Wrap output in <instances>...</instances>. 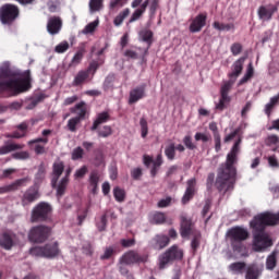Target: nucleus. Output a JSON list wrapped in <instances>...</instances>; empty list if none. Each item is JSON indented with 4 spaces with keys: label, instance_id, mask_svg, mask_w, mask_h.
<instances>
[{
    "label": "nucleus",
    "instance_id": "nucleus-1",
    "mask_svg": "<svg viewBox=\"0 0 279 279\" xmlns=\"http://www.w3.org/2000/svg\"><path fill=\"white\" fill-rule=\"evenodd\" d=\"M241 137L234 142L231 150L227 155L226 161L218 168L216 181L215 172H210L207 175V191H213V186L217 189L218 193H223V195L230 191H234V185L236 184V163L239 162V154H241Z\"/></svg>",
    "mask_w": 279,
    "mask_h": 279
},
{
    "label": "nucleus",
    "instance_id": "nucleus-2",
    "mask_svg": "<svg viewBox=\"0 0 279 279\" xmlns=\"http://www.w3.org/2000/svg\"><path fill=\"white\" fill-rule=\"evenodd\" d=\"M32 88V74L29 70L23 73L10 69L8 65L0 66V95L1 97H16L27 93Z\"/></svg>",
    "mask_w": 279,
    "mask_h": 279
},
{
    "label": "nucleus",
    "instance_id": "nucleus-3",
    "mask_svg": "<svg viewBox=\"0 0 279 279\" xmlns=\"http://www.w3.org/2000/svg\"><path fill=\"white\" fill-rule=\"evenodd\" d=\"M250 226L253 230L254 252H263L267 250V247H271V245H274L271 238H269V234L265 231L268 225L260 219L259 215L253 218Z\"/></svg>",
    "mask_w": 279,
    "mask_h": 279
},
{
    "label": "nucleus",
    "instance_id": "nucleus-4",
    "mask_svg": "<svg viewBox=\"0 0 279 279\" xmlns=\"http://www.w3.org/2000/svg\"><path fill=\"white\" fill-rule=\"evenodd\" d=\"M227 236L230 241L231 250L234 254H240L242 258H247V246L244 241L250 239V232L243 227H233L228 230Z\"/></svg>",
    "mask_w": 279,
    "mask_h": 279
},
{
    "label": "nucleus",
    "instance_id": "nucleus-5",
    "mask_svg": "<svg viewBox=\"0 0 279 279\" xmlns=\"http://www.w3.org/2000/svg\"><path fill=\"white\" fill-rule=\"evenodd\" d=\"M182 258H184V252L174 244L158 256V268L167 269L169 265H173L175 260H182Z\"/></svg>",
    "mask_w": 279,
    "mask_h": 279
},
{
    "label": "nucleus",
    "instance_id": "nucleus-6",
    "mask_svg": "<svg viewBox=\"0 0 279 279\" xmlns=\"http://www.w3.org/2000/svg\"><path fill=\"white\" fill-rule=\"evenodd\" d=\"M52 213L53 208L49 203L40 202L32 209L31 223H45L50 221Z\"/></svg>",
    "mask_w": 279,
    "mask_h": 279
},
{
    "label": "nucleus",
    "instance_id": "nucleus-7",
    "mask_svg": "<svg viewBox=\"0 0 279 279\" xmlns=\"http://www.w3.org/2000/svg\"><path fill=\"white\" fill-rule=\"evenodd\" d=\"M29 254L37 258H57V256H60V244L52 242L44 246H34L29 250Z\"/></svg>",
    "mask_w": 279,
    "mask_h": 279
},
{
    "label": "nucleus",
    "instance_id": "nucleus-8",
    "mask_svg": "<svg viewBox=\"0 0 279 279\" xmlns=\"http://www.w3.org/2000/svg\"><path fill=\"white\" fill-rule=\"evenodd\" d=\"M20 14L21 10L16 4L5 3L0 8V21L2 25H13Z\"/></svg>",
    "mask_w": 279,
    "mask_h": 279
},
{
    "label": "nucleus",
    "instance_id": "nucleus-9",
    "mask_svg": "<svg viewBox=\"0 0 279 279\" xmlns=\"http://www.w3.org/2000/svg\"><path fill=\"white\" fill-rule=\"evenodd\" d=\"M51 236V227L47 225H37L28 232V241L31 243H45Z\"/></svg>",
    "mask_w": 279,
    "mask_h": 279
},
{
    "label": "nucleus",
    "instance_id": "nucleus-10",
    "mask_svg": "<svg viewBox=\"0 0 279 279\" xmlns=\"http://www.w3.org/2000/svg\"><path fill=\"white\" fill-rule=\"evenodd\" d=\"M53 131L46 129L41 132V135L44 137H37L35 140H31L28 141V146L32 147V145H35L34 147V151L37 156H43V154H46V149L43 145H40L39 143H43L44 145H47V143H49V136H51Z\"/></svg>",
    "mask_w": 279,
    "mask_h": 279
},
{
    "label": "nucleus",
    "instance_id": "nucleus-11",
    "mask_svg": "<svg viewBox=\"0 0 279 279\" xmlns=\"http://www.w3.org/2000/svg\"><path fill=\"white\" fill-rule=\"evenodd\" d=\"M230 90H232V83L226 82L220 88V99L216 105V110L223 111L228 108V104L232 101V99L229 97Z\"/></svg>",
    "mask_w": 279,
    "mask_h": 279
},
{
    "label": "nucleus",
    "instance_id": "nucleus-12",
    "mask_svg": "<svg viewBox=\"0 0 279 279\" xmlns=\"http://www.w3.org/2000/svg\"><path fill=\"white\" fill-rule=\"evenodd\" d=\"M136 263H147V256H141L136 251H129L119 259L120 265H134Z\"/></svg>",
    "mask_w": 279,
    "mask_h": 279
},
{
    "label": "nucleus",
    "instance_id": "nucleus-13",
    "mask_svg": "<svg viewBox=\"0 0 279 279\" xmlns=\"http://www.w3.org/2000/svg\"><path fill=\"white\" fill-rule=\"evenodd\" d=\"M276 12H278V5L276 4L260 5L257 10V16L259 21H271Z\"/></svg>",
    "mask_w": 279,
    "mask_h": 279
},
{
    "label": "nucleus",
    "instance_id": "nucleus-14",
    "mask_svg": "<svg viewBox=\"0 0 279 279\" xmlns=\"http://www.w3.org/2000/svg\"><path fill=\"white\" fill-rule=\"evenodd\" d=\"M207 20H208V14L206 13H199L198 15H196L190 24L191 34H197L198 32H202V29L206 27Z\"/></svg>",
    "mask_w": 279,
    "mask_h": 279
},
{
    "label": "nucleus",
    "instance_id": "nucleus-15",
    "mask_svg": "<svg viewBox=\"0 0 279 279\" xmlns=\"http://www.w3.org/2000/svg\"><path fill=\"white\" fill-rule=\"evenodd\" d=\"M47 32L50 36H56L62 32V17L51 16L47 23Z\"/></svg>",
    "mask_w": 279,
    "mask_h": 279
},
{
    "label": "nucleus",
    "instance_id": "nucleus-16",
    "mask_svg": "<svg viewBox=\"0 0 279 279\" xmlns=\"http://www.w3.org/2000/svg\"><path fill=\"white\" fill-rule=\"evenodd\" d=\"M27 182H29V179L23 178V179L15 180L13 183L9 185L0 186V195L19 191L21 187L27 186Z\"/></svg>",
    "mask_w": 279,
    "mask_h": 279
},
{
    "label": "nucleus",
    "instance_id": "nucleus-17",
    "mask_svg": "<svg viewBox=\"0 0 279 279\" xmlns=\"http://www.w3.org/2000/svg\"><path fill=\"white\" fill-rule=\"evenodd\" d=\"M186 184H187V187L181 201L183 205L189 204V202H191V199L195 197V193L197 191L195 189V186H197V180L195 178L187 180Z\"/></svg>",
    "mask_w": 279,
    "mask_h": 279
},
{
    "label": "nucleus",
    "instance_id": "nucleus-18",
    "mask_svg": "<svg viewBox=\"0 0 279 279\" xmlns=\"http://www.w3.org/2000/svg\"><path fill=\"white\" fill-rule=\"evenodd\" d=\"M180 234L182 239H189L193 234V220L191 218L181 217Z\"/></svg>",
    "mask_w": 279,
    "mask_h": 279
},
{
    "label": "nucleus",
    "instance_id": "nucleus-19",
    "mask_svg": "<svg viewBox=\"0 0 279 279\" xmlns=\"http://www.w3.org/2000/svg\"><path fill=\"white\" fill-rule=\"evenodd\" d=\"M70 112L71 114H76V119L84 121L86 119V116L88 114V106L86 105V102L81 101L74 107H71Z\"/></svg>",
    "mask_w": 279,
    "mask_h": 279
},
{
    "label": "nucleus",
    "instance_id": "nucleus-20",
    "mask_svg": "<svg viewBox=\"0 0 279 279\" xmlns=\"http://www.w3.org/2000/svg\"><path fill=\"white\" fill-rule=\"evenodd\" d=\"M146 84H142L130 92L129 104H136L145 97Z\"/></svg>",
    "mask_w": 279,
    "mask_h": 279
},
{
    "label": "nucleus",
    "instance_id": "nucleus-21",
    "mask_svg": "<svg viewBox=\"0 0 279 279\" xmlns=\"http://www.w3.org/2000/svg\"><path fill=\"white\" fill-rule=\"evenodd\" d=\"M170 242L171 240L169 239V236L165 234H157L150 241V245L154 250H165V247H167Z\"/></svg>",
    "mask_w": 279,
    "mask_h": 279
},
{
    "label": "nucleus",
    "instance_id": "nucleus-22",
    "mask_svg": "<svg viewBox=\"0 0 279 279\" xmlns=\"http://www.w3.org/2000/svg\"><path fill=\"white\" fill-rule=\"evenodd\" d=\"M64 173V162L63 161H56L52 166V180L51 184L52 187L56 189V185L58 184V180H60V175Z\"/></svg>",
    "mask_w": 279,
    "mask_h": 279
},
{
    "label": "nucleus",
    "instance_id": "nucleus-23",
    "mask_svg": "<svg viewBox=\"0 0 279 279\" xmlns=\"http://www.w3.org/2000/svg\"><path fill=\"white\" fill-rule=\"evenodd\" d=\"M257 216H259V219L268 226H278L279 223V211L277 214L265 211Z\"/></svg>",
    "mask_w": 279,
    "mask_h": 279
},
{
    "label": "nucleus",
    "instance_id": "nucleus-24",
    "mask_svg": "<svg viewBox=\"0 0 279 279\" xmlns=\"http://www.w3.org/2000/svg\"><path fill=\"white\" fill-rule=\"evenodd\" d=\"M38 197H40L38 190H36V187H29L22 197V205L27 206L38 199Z\"/></svg>",
    "mask_w": 279,
    "mask_h": 279
},
{
    "label": "nucleus",
    "instance_id": "nucleus-25",
    "mask_svg": "<svg viewBox=\"0 0 279 279\" xmlns=\"http://www.w3.org/2000/svg\"><path fill=\"white\" fill-rule=\"evenodd\" d=\"M247 57H241L232 64V72L229 74V77H239L243 73V65L245 64Z\"/></svg>",
    "mask_w": 279,
    "mask_h": 279
},
{
    "label": "nucleus",
    "instance_id": "nucleus-26",
    "mask_svg": "<svg viewBox=\"0 0 279 279\" xmlns=\"http://www.w3.org/2000/svg\"><path fill=\"white\" fill-rule=\"evenodd\" d=\"M25 145L23 144H14L11 142H7L5 145L0 146V156H5L8 154H12V151H19V149H24Z\"/></svg>",
    "mask_w": 279,
    "mask_h": 279
},
{
    "label": "nucleus",
    "instance_id": "nucleus-27",
    "mask_svg": "<svg viewBox=\"0 0 279 279\" xmlns=\"http://www.w3.org/2000/svg\"><path fill=\"white\" fill-rule=\"evenodd\" d=\"M108 121H110V113H108V111L98 113L96 120L90 126V131L96 132V130H99V125H102V123H108Z\"/></svg>",
    "mask_w": 279,
    "mask_h": 279
},
{
    "label": "nucleus",
    "instance_id": "nucleus-28",
    "mask_svg": "<svg viewBox=\"0 0 279 279\" xmlns=\"http://www.w3.org/2000/svg\"><path fill=\"white\" fill-rule=\"evenodd\" d=\"M138 36L143 43H146L148 45L145 51V53H147L149 47H151V45L154 44V32H151V29L144 28L140 31Z\"/></svg>",
    "mask_w": 279,
    "mask_h": 279
},
{
    "label": "nucleus",
    "instance_id": "nucleus-29",
    "mask_svg": "<svg viewBox=\"0 0 279 279\" xmlns=\"http://www.w3.org/2000/svg\"><path fill=\"white\" fill-rule=\"evenodd\" d=\"M263 274V268L258 267L256 264H251L246 268V279H258L260 278V275Z\"/></svg>",
    "mask_w": 279,
    "mask_h": 279
},
{
    "label": "nucleus",
    "instance_id": "nucleus-30",
    "mask_svg": "<svg viewBox=\"0 0 279 279\" xmlns=\"http://www.w3.org/2000/svg\"><path fill=\"white\" fill-rule=\"evenodd\" d=\"M0 245L4 250H12L14 245V234L4 232L0 239Z\"/></svg>",
    "mask_w": 279,
    "mask_h": 279
},
{
    "label": "nucleus",
    "instance_id": "nucleus-31",
    "mask_svg": "<svg viewBox=\"0 0 279 279\" xmlns=\"http://www.w3.org/2000/svg\"><path fill=\"white\" fill-rule=\"evenodd\" d=\"M86 53V47L81 46L78 47L77 51L75 52L74 57L72 58L69 66H77V64L82 63V60H84V56Z\"/></svg>",
    "mask_w": 279,
    "mask_h": 279
},
{
    "label": "nucleus",
    "instance_id": "nucleus-32",
    "mask_svg": "<svg viewBox=\"0 0 279 279\" xmlns=\"http://www.w3.org/2000/svg\"><path fill=\"white\" fill-rule=\"evenodd\" d=\"M88 77H90L88 75V71H85V70L78 71L72 82V86H82L85 82L88 81Z\"/></svg>",
    "mask_w": 279,
    "mask_h": 279
},
{
    "label": "nucleus",
    "instance_id": "nucleus-33",
    "mask_svg": "<svg viewBox=\"0 0 279 279\" xmlns=\"http://www.w3.org/2000/svg\"><path fill=\"white\" fill-rule=\"evenodd\" d=\"M89 186L92 189V193L97 194V190L99 189V172L94 170L89 174Z\"/></svg>",
    "mask_w": 279,
    "mask_h": 279
},
{
    "label": "nucleus",
    "instance_id": "nucleus-34",
    "mask_svg": "<svg viewBox=\"0 0 279 279\" xmlns=\"http://www.w3.org/2000/svg\"><path fill=\"white\" fill-rule=\"evenodd\" d=\"M247 268V264L245 262H235L229 265V270L232 271V274H243L245 269Z\"/></svg>",
    "mask_w": 279,
    "mask_h": 279
},
{
    "label": "nucleus",
    "instance_id": "nucleus-35",
    "mask_svg": "<svg viewBox=\"0 0 279 279\" xmlns=\"http://www.w3.org/2000/svg\"><path fill=\"white\" fill-rule=\"evenodd\" d=\"M162 154H158L150 169L151 178H156V175H158V171L160 170V167H162Z\"/></svg>",
    "mask_w": 279,
    "mask_h": 279
},
{
    "label": "nucleus",
    "instance_id": "nucleus-36",
    "mask_svg": "<svg viewBox=\"0 0 279 279\" xmlns=\"http://www.w3.org/2000/svg\"><path fill=\"white\" fill-rule=\"evenodd\" d=\"M130 16V9H124L122 12H120L113 20V25L116 27H121L123 25V22L125 19Z\"/></svg>",
    "mask_w": 279,
    "mask_h": 279
},
{
    "label": "nucleus",
    "instance_id": "nucleus-37",
    "mask_svg": "<svg viewBox=\"0 0 279 279\" xmlns=\"http://www.w3.org/2000/svg\"><path fill=\"white\" fill-rule=\"evenodd\" d=\"M116 81H117V75H114V73L107 75L102 84L104 90L108 92L110 90V88H114Z\"/></svg>",
    "mask_w": 279,
    "mask_h": 279
},
{
    "label": "nucleus",
    "instance_id": "nucleus-38",
    "mask_svg": "<svg viewBox=\"0 0 279 279\" xmlns=\"http://www.w3.org/2000/svg\"><path fill=\"white\" fill-rule=\"evenodd\" d=\"M276 265H278V258L276 257V252H272L266 258V269H268V271H274V269H276Z\"/></svg>",
    "mask_w": 279,
    "mask_h": 279
},
{
    "label": "nucleus",
    "instance_id": "nucleus-39",
    "mask_svg": "<svg viewBox=\"0 0 279 279\" xmlns=\"http://www.w3.org/2000/svg\"><path fill=\"white\" fill-rule=\"evenodd\" d=\"M45 94H40L36 98L31 99L26 106V110H34L36 106H38L41 101H45Z\"/></svg>",
    "mask_w": 279,
    "mask_h": 279
},
{
    "label": "nucleus",
    "instance_id": "nucleus-40",
    "mask_svg": "<svg viewBox=\"0 0 279 279\" xmlns=\"http://www.w3.org/2000/svg\"><path fill=\"white\" fill-rule=\"evenodd\" d=\"M66 186H69V180L66 178H62L57 186V197H62L64 193H66Z\"/></svg>",
    "mask_w": 279,
    "mask_h": 279
},
{
    "label": "nucleus",
    "instance_id": "nucleus-41",
    "mask_svg": "<svg viewBox=\"0 0 279 279\" xmlns=\"http://www.w3.org/2000/svg\"><path fill=\"white\" fill-rule=\"evenodd\" d=\"M104 9V0H89V11L93 13Z\"/></svg>",
    "mask_w": 279,
    "mask_h": 279
},
{
    "label": "nucleus",
    "instance_id": "nucleus-42",
    "mask_svg": "<svg viewBox=\"0 0 279 279\" xmlns=\"http://www.w3.org/2000/svg\"><path fill=\"white\" fill-rule=\"evenodd\" d=\"M214 29H218V32H230V29H234V25L232 23L225 24L219 22L213 23Z\"/></svg>",
    "mask_w": 279,
    "mask_h": 279
},
{
    "label": "nucleus",
    "instance_id": "nucleus-43",
    "mask_svg": "<svg viewBox=\"0 0 279 279\" xmlns=\"http://www.w3.org/2000/svg\"><path fill=\"white\" fill-rule=\"evenodd\" d=\"M253 77H254V66L252 65V63H250L247 66L246 73L240 80V84H247V82H250V80H252Z\"/></svg>",
    "mask_w": 279,
    "mask_h": 279
},
{
    "label": "nucleus",
    "instance_id": "nucleus-44",
    "mask_svg": "<svg viewBox=\"0 0 279 279\" xmlns=\"http://www.w3.org/2000/svg\"><path fill=\"white\" fill-rule=\"evenodd\" d=\"M80 123H82L81 119L75 118V117L71 118L66 124L69 132H77V126L80 125Z\"/></svg>",
    "mask_w": 279,
    "mask_h": 279
},
{
    "label": "nucleus",
    "instance_id": "nucleus-45",
    "mask_svg": "<svg viewBox=\"0 0 279 279\" xmlns=\"http://www.w3.org/2000/svg\"><path fill=\"white\" fill-rule=\"evenodd\" d=\"M165 156L168 160H175V144L171 143L165 148Z\"/></svg>",
    "mask_w": 279,
    "mask_h": 279
},
{
    "label": "nucleus",
    "instance_id": "nucleus-46",
    "mask_svg": "<svg viewBox=\"0 0 279 279\" xmlns=\"http://www.w3.org/2000/svg\"><path fill=\"white\" fill-rule=\"evenodd\" d=\"M113 196L117 202H125V190L117 186L113 189Z\"/></svg>",
    "mask_w": 279,
    "mask_h": 279
},
{
    "label": "nucleus",
    "instance_id": "nucleus-47",
    "mask_svg": "<svg viewBox=\"0 0 279 279\" xmlns=\"http://www.w3.org/2000/svg\"><path fill=\"white\" fill-rule=\"evenodd\" d=\"M114 254H117V251L114 250V247L108 246L105 248L104 254L100 256V260H110V258H112Z\"/></svg>",
    "mask_w": 279,
    "mask_h": 279
},
{
    "label": "nucleus",
    "instance_id": "nucleus-48",
    "mask_svg": "<svg viewBox=\"0 0 279 279\" xmlns=\"http://www.w3.org/2000/svg\"><path fill=\"white\" fill-rule=\"evenodd\" d=\"M167 221V216H165V213L157 211L153 215V223H156L157 226H160Z\"/></svg>",
    "mask_w": 279,
    "mask_h": 279
},
{
    "label": "nucleus",
    "instance_id": "nucleus-49",
    "mask_svg": "<svg viewBox=\"0 0 279 279\" xmlns=\"http://www.w3.org/2000/svg\"><path fill=\"white\" fill-rule=\"evenodd\" d=\"M201 241H202V233L199 232L194 233V236L191 242V247L193 252H197V250L199 248Z\"/></svg>",
    "mask_w": 279,
    "mask_h": 279
},
{
    "label": "nucleus",
    "instance_id": "nucleus-50",
    "mask_svg": "<svg viewBox=\"0 0 279 279\" xmlns=\"http://www.w3.org/2000/svg\"><path fill=\"white\" fill-rule=\"evenodd\" d=\"M99 138H108V136H112V126L105 125L102 130L98 131Z\"/></svg>",
    "mask_w": 279,
    "mask_h": 279
},
{
    "label": "nucleus",
    "instance_id": "nucleus-51",
    "mask_svg": "<svg viewBox=\"0 0 279 279\" xmlns=\"http://www.w3.org/2000/svg\"><path fill=\"white\" fill-rule=\"evenodd\" d=\"M142 138H147V134H149V126L147 125V120L145 118H141L140 120Z\"/></svg>",
    "mask_w": 279,
    "mask_h": 279
},
{
    "label": "nucleus",
    "instance_id": "nucleus-52",
    "mask_svg": "<svg viewBox=\"0 0 279 279\" xmlns=\"http://www.w3.org/2000/svg\"><path fill=\"white\" fill-rule=\"evenodd\" d=\"M266 145L268 147H278L279 145V136L276 134H271L266 138Z\"/></svg>",
    "mask_w": 279,
    "mask_h": 279
},
{
    "label": "nucleus",
    "instance_id": "nucleus-53",
    "mask_svg": "<svg viewBox=\"0 0 279 279\" xmlns=\"http://www.w3.org/2000/svg\"><path fill=\"white\" fill-rule=\"evenodd\" d=\"M82 158H84V148L78 146L72 151V160H82Z\"/></svg>",
    "mask_w": 279,
    "mask_h": 279
},
{
    "label": "nucleus",
    "instance_id": "nucleus-54",
    "mask_svg": "<svg viewBox=\"0 0 279 279\" xmlns=\"http://www.w3.org/2000/svg\"><path fill=\"white\" fill-rule=\"evenodd\" d=\"M230 51L232 56H240L243 52V45L241 43H234L231 45Z\"/></svg>",
    "mask_w": 279,
    "mask_h": 279
},
{
    "label": "nucleus",
    "instance_id": "nucleus-55",
    "mask_svg": "<svg viewBox=\"0 0 279 279\" xmlns=\"http://www.w3.org/2000/svg\"><path fill=\"white\" fill-rule=\"evenodd\" d=\"M12 158H14V160H27L29 159V153L25 150L17 151L12 154Z\"/></svg>",
    "mask_w": 279,
    "mask_h": 279
},
{
    "label": "nucleus",
    "instance_id": "nucleus-56",
    "mask_svg": "<svg viewBox=\"0 0 279 279\" xmlns=\"http://www.w3.org/2000/svg\"><path fill=\"white\" fill-rule=\"evenodd\" d=\"M107 226H108V216L105 214L100 217V221L97 222V228L99 232H104Z\"/></svg>",
    "mask_w": 279,
    "mask_h": 279
},
{
    "label": "nucleus",
    "instance_id": "nucleus-57",
    "mask_svg": "<svg viewBox=\"0 0 279 279\" xmlns=\"http://www.w3.org/2000/svg\"><path fill=\"white\" fill-rule=\"evenodd\" d=\"M98 25H99V21L98 20L87 24L85 26V28H84V33L85 34H93V32H95V29H97Z\"/></svg>",
    "mask_w": 279,
    "mask_h": 279
},
{
    "label": "nucleus",
    "instance_id": "nucleus-58",
    "mask_svg": "<svg viewBox=\"0 0 279 279\" xmlns=\"http://www.w3.org/2000/svg\"><path fill=\"white\" fill-rule=\"evenodd\" d=\"M57 53H64L69 51V41H62L59 45L56 46L54 48Z\"/></svg>",
    "mask_w": 279,
    "mask_h": 279
},
{
    "label": "nucleus",
    "instance_id": "nucleus-59",
    "mask_svg": "<svg viewBox=\"0 0 279 279\" xmlns=\"http://www.w3.org/2000/svg\"><path fill=\"white\" fill-rule=\"evenodd\" d=\"M131 178L133 180H141L143 178V169L142 168H134L131 170Z\"/></svg>",
    "mask_w": 279,
    "mask_h": 279
},
{
    "label": "nucleus",
    "instance_id": "nucleus-60",
    "mask_svg": "<svg viewBox=\"0 0 279 279\" xmlns=\"http://www.w3.org/2000/svg\"><path fill=\"white\" fill-rule=\"evenodd\" d=\"M183 144L187 149H191V150L195 149L196 147L195 144H193V137H191V135L184 136Z\"/></svg>",
    "mask_w": 279,
    "mask_h": 279
},
{
    "label": "nucleus",
    "instance_id": "nucleus-61",
    "mask_svg": "<svg viewBox=\"0 0 279 279\" xmlns=\"http://www.w3.org/2000/svg\"><path fill=\"white\" fill-rule=\"evenodd\" d=\"M120 245L122 247H134V245H136V240L135 239H122L120 241Z\"/></svg>",
    "mask_w": 279,
    "mask_h": 279
},
{
    "label": "nucleus",
    "instance_id": "nucleus-62",
    "mask_svg": "<svg viewBox=\"0 0 279 279\" xmlns=\"http://www.w3.org/2000/svg\"><path fill=\"white\" fill-rule=\"evenodd\" d=\"M125 5V0H111L109 8L110 10H117V8H123Z\"/></svg>",
    "mask_w": 279,
    "mask_h": 279
},
{
    "label": "nucleus",
    "instance_id": "nucleus-63",
    "mask_svg": "<svg viewBox=\"0 0 279 279\" xmlns=\"http://www.w3.org/2000/svg\"><path fill=\"white\" fill-rule=\"evenodd\" d=\"M5 138H23L25 137V133H21L19 131H15L13 133H7L4 135Z\"/></svg>",
    "mask_w": 279,
    "mask_h": 279
},
{
    "label": "nucleus",
    "instance_id": "nucleus-64",
    "mask_svg": "<svg viewBox=\"0 0 279 279\" xmlns=\"http://www.w3.org/2000/svg\"><path fill=\"white\" fill-rule=\"evenodd\" d=\"M86 173H88V167L83 166L82 168L76 170L74 175H75V178H84V175H86Z\"/></svg>",
    "mask_w": 279,
    "mask_h": 279
}]
</instances>
